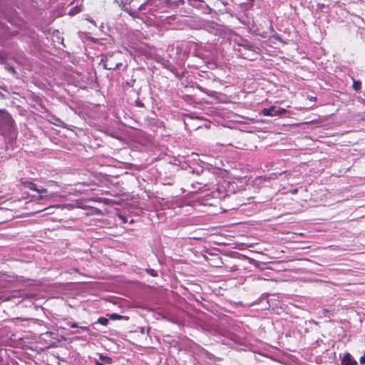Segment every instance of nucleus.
Returning a JSON list of instances; mask_svg holds the SVG:
<instances>
[{
	"label": "nucleus",
	"instance_id": "f257e3e1",
	"mask_svg": "<svg viewBox=\"0 0 365 365\" xmlns=\"http://www.w3.org/2000/svg\"><path fill=\"white\" fill-rule=\"evenodd\" d=\"M120 53L111 52L106 54L101 60V63L103 67L106 70H119L123 66L120 61Z\"/></svg>",
	"mask_w": 365,
	"mask_h": 365
},
{
	"label": "nucleus",
	"instance_id": "f03ea898",
	"mask_svg": "<svg viewBox=\"0 0 365 365\" xmlns=\"http://www.w3.org/2000/svg\"><path fill=\"white\" fill-rule=\"evenodd\" d=\"M238 52L243 58L249 61H255L260 56V49L249 42L240 44Z\"/></svg>",
	"mask_w": 365,
	"mask_h": 365
},
{
	"label": "nucleus",
	"instance_id": "7ed1b4c3",
	"mask_svg": "<svg viewBox=\"0 0 365 365\" xmlns=\"http://www.w3.org/2000/svg\"><path fill=\"white\" fill-rule=\"evenodd\" d=\"M289 113V111L283 108H276L275 106H271L269 108H264L262 110V114L265 116H276L279 115H284Z\"/></svg>",
	"mask_w": 365,
	"mask_h": 365
},
{
	"label": "nucleus",
	"instance_id": "20e7f679",
	"mask_svg": "<svg viewBox=\"0 0 365 365\" xmlns=\"http://www.w3.org/2000/svg\"><path fill=\"white\" fill-rule=\"evenodd\" d=\"M341 365H358V364L351 358L349 353H346L341 360Z\"/></svg>",
	"mask_w": 365,
	"mask_h": 365
},
{
	"label": "nucleus",
	"instance_id": "39448f33",
	"mask_svg": "<svg viewBox=\"0 0 365 365\" xmlns=\"http://www.w3.org/2000/svg\"><path fill=\"white\" fill-rule=\"evenodd\" d=\"M21 183L24 185V187L29 188L31 190H34L36 192L38 191V189L37 188L36 185L31 181H24V182L22 181Z\"/></svg>",
	"mask_w": 365,
	"mask_h": 365
},
{
	"label": "nucleus",
	"instance_id": "423d86ee",
	"mask_svg": "<svg viewBox=\"0 0 365 365\" xmlns=\"http://www.w3.org/2000/svg\"><path fill=\"white\" fill-rule=\"evenodd\" d=\"M99 359L102 362L107 364H111L113 363V359L110 357L103 356L102 354L99 356Z\"/></svg>",
	"mask_w": 365,
	"mask_h": 365
},
{
	"label": "nucleus",
	"instance_id": "0eeeda50",
	"mask_svg": "<svg viewBox=\"0 0 365 365\" xmlns=\"http://www.w3.org/2000/svg\"><path fill=\"white\" fill-rule=\"evenodd\" d=\"M353 88L356 91H359L361 88V82L360 81H356L353 79Z\"/></svg>",
	"mask_w": 365,
	"mask_h": 365
},
{
	"label": "nucleus",
	"instance_id": "6e6552de",
	"mask_svg": "<svg viewBox=\"0 0 365 365\" xmlns=\"http://www.w3.org/2000/svg\"><path fill=\"white\" fill-rule=\"evenodd\" d=\"M109 318L112 320H119L123 319V316L116 313H113L109 315Z\"/></svg>",
	"mask_w": 365,
	"mask_h": 365
},
{
	"label": "nucleus",
	"instance_id": "1a4fd4ad",
	"mask_svg": "<svg viewBox=\"0 0 365 365\" xmlns=\"http://www.w3.org/2000/svg\"><path fill=\"white\" fill-rule=\"evenodd\" d=\"M98 322L103 326H107L108 324V319L105 317H99L98 319Z\"/></svg>",
	"mask_w": 365,
	"mask_h": 365
},
{
	"label": "nucleus",
	"instance_id": "9d476101",
	"mask_svg": "<svg viewBox=\"0 0 365 365\" xmlns=\"http://www.w3.org/2000/svg\"><path fill=\"white\" fill-rule=\"evenodd\" d=\"M146 272L152 277H157L158 272L153 269H147Z\"/></svg>",
	"mask_w": 365,
	"mask_h": 365
},
{
	"label": "nucleus",
	"instance_id": "9b49d317",
	"mask_svg": "<svg viewBox=\"0 0 365 365\" xmlns=\"http://www.w3.org/2000/svg\"><path fill=\"white\" fill-rule=\"evenodd\" d=\"M71 327L76 328V327H78V326L76 323H73L72 324H71ZM79 328L81 329L82 330H85V331L88 330V328L87 327H84V326H81V327H79Z\"/></svg>",
	"mask_w": 365,
	"mask_h": 365
},
{
	"label": "nucleus",
	"instance_id": "f8f14e48",
	"mask_svg": "<svg viewBox=\"0 0 365 365\" xmlns=\"http://www.w3.org/2000/svg\"><path fill=\"white\" fill-rule=\"evenodd\" d=\"M6 69L9 71V72H11V73H15V69L13 66H9V65H6Z\"/></svg>",
	"mask_w": 365,
	"mask_h": 365
},
{
	"label": "nucleus",
	"instance_id": "ddd939ff",
	"mask_svg": "<svg viewBox=\"0 0 365 365\" xmlns=\"http://www.w3.org/2000/svg\"><path fill=\"white\" fill-rule=\"evenodd\" d=\"M359 361L361 364H365V351H364V356H362L360 359H359Z\"/></svg>",
	"mask_w": 365,
	"mask_h": 365
},
{
	"label": "nucleus",
	"instance_id": "4468645a",
	"mask_svg": "<svg viewBox=\"0 0 365 365\" xmlns=\"http://www.w3.org/2000/svg\"><path fill=\"white\" fill-rule=\"evenodd\" d=\"M36 192L38 193H44V192H47V190L46 188L38 189V191H36Z\"/></svg>",
	"mask_w": 365,
	"mask_h": 365
},
{
	"label": "nucleus",
	"instance_id": "2eb2a0df",
	"mask_svg": "<svg viewBox=\"0 0 365 365\" xmlns=\"http://www.w3.org/2000/svg\"><path fill=\"white\" fill-rule=\"evenodd\" d=\"M71 11H81V8H80V6H76L73 9H72Z\"/></svg>",
	"mask_w": 365,
	"mask_h": 365
},
{
	"label": "nucleus",
	"instance_id": "dca6fc26",
	"mask_svg": "<svg viewBox=\"0 0 365 365\" xmlns=\"http://www.w3.org/2000/svg\"><path fill=\"white\" fill-rule=\"evenodd\" d=\"M96 365H106V364L104 363H103V362H100V361H96Z\"/></svg>",
	"mask_w": 365,
	"mask_h": 365
},
{
	"label": "nucleus",
	"instance_id": "f3484780",
	"mask_svg": "<svg viewBox=\"0 0 365 365\" xmlns=\"http://www.w3.org/2000/svg\"><path fill=\"white\" fill-rule=\"evenodd\" d=\"M312 101H317V97L315 96H312L309 98Z\"/></svg>",
	"mask_w": 365,
	"mask_h": 365
},
{
	"label": "nucleus",
	"instance_id": "a211bd4d",
	"mask_svg": "<svg viewBox=\"0 0 365 365\" xmlns=\"http://www.w3.org/2000/svg\"><path fill=\"white\" fill-rule=\"evenodd\" d=\"M4 97H5V96H4V93H2L1 92H0V98H4Z\"/></svg>",
	"mask_w": 365,
	"mask_h": 365
},
{
	"label": "nucleus",
	"instance_id": "6ab92c4d",
	"mask_svg": "<svg viewBox=\"0 0 365 365\" xmlns=\"http://www.w3.org/2000/svg\"><path fill=\"white\" fill-rule=\"evenodd\" d=\"M43 198H44V197L43 195H39L37 199L38 200H42Z\"/></svg>",
	"mask_w": 365,
	"mask_h": 365
},
{
	"label": "nucleus",
	"instance_id": "aec40b11",
	"mask_svg": "<svg viewBox=\"0 0 365 365\" xmlns=\"http://www.w3.org/2000/svg\"><path fill=\"white\" fill-rule=\"evenodd\" d=\"M138 103V106L140 107H142L143 106V104L142 103Z\"/></svg>",
	"mask_w": 365,
	"mask_h": 365
},
{
	"label": "nucleus",
	"instance_id": "412c9836",
	"mask_svg": "<svg viewBox=\"0 0 365 365\" xmlns=\"http://www.w3.org/2000/svg\"><path fill=\"white\" fill-rule=\"evenodd\" d=\"M51 182H52L53 184H54V185H57V182H55V181H51Z\"/></svg>",
	"mask_w": 365,
	"mask_h": 365
},
{
	"label": "nucleus",
	"instance_id": "4be33fe9",
	"mask_svg": "<svg viewBox=\"0 0 365 365\" xmlns=\"http://www.w3.org/2000/svg\"><path fill=\"white\" fill-rule=\"evenodd\" d=\"M3 112H4V110H0V113H3Z\"/></svg>",
	"mask_w": 365,
	"mask_h": 365
}]
</instances>
